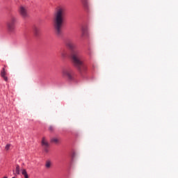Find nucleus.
Wrapping results in <instances>:
<instances>
[{"mask_svg":"<svg viewBox=\"0 0 178 178\" xmlns=\"http://www.w3.org/2000/svg\"><path fill=\"white\" fill-rule=\"evenodd\" d=\"M64 44L65 47L70 49L71 52V61L74 67L77 69L80 74L83 76L84 73L87 72V66L84 65V63L81 60V54L80 50L77 49V44L73 42L72 39H65Z\"/></svg>","mask_w":178,"mask_h":178,"instance_id":"1","label":"nucleus"},{"mask_svg":"<svg viewBox=\"0 0 178 178\" xmlns=\"http://www.w3.org/2000/svg\"><path fill=\"white\" fill-rule=\"evenodd\" d=\"M66 19V8L65 7L57 8L53 17V26L56 35L60 38L63 35V31L62 27H63V23Z\"/></svg>","mask_w":178,"mask_h":178,"instance_id":"2","label":"nucleus"},{"mask_svg":"<svg viewBox=\"0 0 178 178\" xmlns=\"http://www.w3.org/2000/svg\"><path fill=\"white\" fill-rule=\"evenodd\" d=\"M63 77L67 79L69 81H74V72L70 67H67L62 70Z\"/></svg>","mask_w":178,"mask_h":178,"instance_id":"3","label":"nucleus"},{"mask_svg":"<svg viewBox=\"0 0 178 178\" xmlns=\"http://www.w3.org/2000/svg\"><path fill=\"white\" fill-rule=\"evenodd\" d=\"M7 29L9 33H15L16 30V17H11L7 22Z\"/></svg>","mask_w":178,"mask_h":178,"instance_id":"4","label":"nucleus"},{"mask_svg":"<svg viewBox=\"0 0 178 178\" xmlns=\"http://www.w3.org/2000/svg\"><path fill=\"white\" fill-rule=\"evenodd\" d=\"M41 145L43 148L44 152H45V154H48V152H49V143L45 138H42Z\"/></svg>","mask_w":178,"mask_h":178,"instance_id":"5","label":"nucleus"},{"mask_svg":"<svg viewBox=\"0 0 178 178\" xmlns=\"http://www.w3.org/2000/svg\"><path fill=\"white\" fill-rule=\"evenodd\" d=\"M19 13L21 16L24 17V19H26V17H29V14L27 13V10L24 8V7L21 6L19 8Z\"/></svg>","mask_w":178,"mask_h":178,"instance_id":"6","label":"nucleus"},{"mask_svg":"<svg viewBox=\"0 0 178 178\" xmlns=\"http://www.w3.org/2000/svg\"><path fill=\"white\" fill-rule=\"evenodd\" d=\"M59 54L63 59H65V58H66L67 56V51H66V49H60Z\"/></svg>","mask_w":178,"mask_h":178,"instance_id":"7","label":"nucleus"},{"mask_svg":"<svg viewBox=\"0 0 178 178\" xmlns=\"http://www.w3.org/2000/svg\"><path fill=\"white\" fill-rule=\"evenodd\" d=\"M82 37H86L88 33V28L87 26H83L81 27Z\"/></svg>","mask_w":178,"mask_h":178,"instance_id":"8","label":"nucleus"},{"mask_svg":"<svg viewBox=\"0 0 178 178\" xmlns=\"http://www.w3.org/2000/svg\"><path fill=\"white\" fill-rule=\"evenodd\" d=\"M1 76L3 78L4 81H8V76H6V72L5 71V68H3L1 71Z\"/></svg>","mask_w":178,"mask_h":178,"instance_id":"9","label":"nucleus"},{"mask_svg":"<svg viewBox=\"0 0 178 178\" xmlns=\"http://www.w3.org/2000/svg\"><path fill=\"white\" fill-rule=\"evenodd\" d=\"M81 1L84 8L87 9V10H88L90 8V5L88 4V0H81Z\"/></svg>","mask_w":178,"mask_h":178,"instance_id":"10","label":"nucleus"},{"mask_svg":"<svg viewBox=\"0 0 178 178\" xmlns=\"http://www.w3.org/2000/svg\"><path fill=\"white\" fill-rule=\"evenodd\" d=\"M22 174L24 176V178H29V175H27V171H26V170H22Z\"/></svg>","mask_w":178,"mask_h":178,"instance_id":"11","label":"nucleus"},{"mask_svg":"<svg viewBox=\"0 0 178 178\" xmlns=\"http://www.w3.org/2000/svg\"><path fill=\"white\" fill-rule=\"evenodd\" d=\"M15 172L17 175H20V166L19 165H16Z\"/></svg>","mask_w":178,"mask_h":178,"instance_id":"12","label":"nucleus"},{"mask_svg":"<svg viewBox=\"0 0 178 178\" xmlns=\"http://www.w3.org/2000/svg\"><path fill=\"white\" fill-rule=\"evenodd\" d=\"M33 31H34V33H35V35H38L39 29H38V28H37V26H35L33 28Z\"/></svg>","mask_w":178,"mask_h":178,"instance_id":"13","label":"nucleus"},{"mask_svg":"<svg viewBox=\"0 0 178 178\" xmlns=\"http://www.w3.org/2000/svg\"><path fill=\"white\" fill-rule=\"evenodd\" d=\"M86 54H88V55H89V56H91L92 55V51L91 50V48L89 47L88 49Z\"/></svg>","mask_w":178,"mask_h":178,"instance_id":"14","label":"nucleus"},{"mask_svg":"<svg viewBox=\"0 0 178 178\" xmlns=\"http://www.w3.org/2000/svg\"><path fill=\"white\" fill-rule=\"evenodd\" d=\"M46 168H51V162L47 161L45 165Z\"/></svg>","mask_w":178,"mask_h":178,"instance_id":"15","label":"nucleus"},{"mask_svg":"<svg viewBox=\"0 0 178 178\" xmlns=\"http://www.w3.org/2000/svg\"><path fill=\"white\" fill-rule=\"evenodd\" d=\"M51 143H58V138H54L51 140Z\"/></svg>","mask_w":178,"mask_h":178,"instance_id":"16","label":"nucleus"},{"mask_svg":"<svg viewBox=\"0 0 178 178\" xmlns=\"http://www.w3.org/2000/svg\"><path fill=\"white\" fill-rule=\"evenodd\" d=\"M6 151H8V150H9V149L10 148V144H7L6 145Z\"/></svg>","mask_w":178,"mask_h":178,"instance_id":"17","label":"nucleus"},{"mask_svg":"<svg viewBox=\"0 0 178 178\" xmlns=\"http://www.w3.org/2000/svg\"><path fill=\"white\" fill-rule=\"evenodd\" d=\"M49 129L50 130V131H54V127L50 126V127H49Z\"/></svg>","mask_w":178,"mask_h":178,"instance_id":"18","label":"nucleus"}]
</instances>
